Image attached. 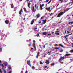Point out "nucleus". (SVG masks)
I'll return each instance as SVG.
<instances>
[{"label":"nucleus","mask_w":73,"mask_h":73,"mask_svg":"<svg viewBox=\"0 0 73 73\" xmlns=\"http://www.w3.org/2000/svg\"><path fill=\"white\" fill-rule=\"evenodd\" d=\"M71 9V8H68L67 9L64 10V12H61L60 13H59L58 14L57 16V17H61L62 15H64V13H65V12H68V11L69 9Z\"/></svg>","instance_id":"nucleus-1"},{"label":"nucleus","mask_w":73,"mask_h":73,"mask_svg":"<svg viewBox=\"0 0 73 73\" xmlns=\"http://www.w3.org/2000/svg\"><path fill=\"white\" fill-rule=\"evenodd\" d=\"M65 58L64 57L60 56V58L59 59V61H62L63 60H64Z\"/></svg>","instance_id":"nucleus-2"},{"label":"nucleus","mask_w":73,"mask_h":73,"mask_svg":"<svg viewBox=\"0 0 73 73\" xmlns=\"http://www.w3.org/2000/svg\"><path fill=\"white\" fill-rule=\"evenodd\" d=\"M55 33V35H60V33L59 31H56Z\"/></svg>","instance_id":"nucleus-3"},{"label":"nucleus","mask_w":73,"mask_h":73,"mask_svg":"<svg viewBox=\"0 0 73 73\" xmlns=\"http://www.w3.org/2000/svg\"><path fill=\"white\" fill-rule=\"evenodd\" d=\"M27 64L28 65L30 66H31V61L30 60L27 61Z\"/></svg>","instance_id":"nucleus-4"},{"label":"nucleus","mask_w":73,"mask_h":73,"mask_svg":"<svg viewBox=\"0 0 73 73\" xmlns=\"http://www.w3.org/2000/svg\"><path fill=\"white\" fill-rule=\"evenodd\" d=\"M40 8H41V10H42V9H43L42 8V7H44V4H42V5H40Z\"/></svg>","instance_id":"nucleus-5"},{"label":"nucleus","mask_w":73,"mask_h":73,"mask_svg":"<svg viewBox=\"0 0 73 73\" xmlns=\"http://www.w3.org/2000/svg\"><path fill=\"white\" fill-rule=\"evenodd\" d=\"M5 22L6 24H8L9 23V21L8 20H7L5 21Z\"/></svg>","instance_id":"nucleus-6"},{"label":"nucleus","mask_w":73,"mask_h":73,"mask_svg":"<svg viewBox=\"0 0 73 73\" xmlns=\"http://www.w3.org/2000/svg\"><path fill=\"white\" fill-rule=\"evenodd\" d=\"M22 11H23V9H21V10L19 12V15H21Z\"/></svg>","instance_id":"nucleus-7"},{"label":"nucleus","mask_w":73,"mask_h":73,"mask_svg":"<svg viewBox=\"0 0 73 73\" xmlns=\"http://www.w3.org/2000/svg\"><path fill=\"white\" fill-rule=\"evenodd\" d=\"M42 21H43V24H45L46 23V20H42Z\"/></svg>","instance_id":"nucleus-8"},{"label":"nucleus","mask_w":73,"mask_h":73,"mask_svg":"<svg viewBox=\"0 0 73 73\" xmlns=\"http://www.w3.org/2000/svg\"><path fill=\"white\" fill-rule=\"evenodd\" d=\"M40 16V14H38L36 15V18H38Z\"/></svg>","instance_id":"nucleus-9"},{"label":"nucleus","mask_w":73,"mask_h":73,"mask_svg":"<svg viewBox=\"0 0 73 73\" xmlns=\"http://www.w3.org/2000/svg\"><path fill=\"white\" fill-rule=\"evenodd\" d=\"M47 34V32L46 31L44 32L43 33V35H46Z\"/></svg>","instance_id":"nucleus-10"},{"label":"nucleus","mask_w":73,"mask_h":73,"mask_svg":"<svg viewBox=\"0 0 73 73\" xmlns=\"http://www.w3.org/2000/svg\"><path fill=\"white\" fill-rule=\"evenodd\" d=\"M34 23V19H33L32 20V21H31V24L32 25Z\"/></svg>","instance_id":"nucleus-11"},{"label":"nucleus","mask_w":73,"mask_h":73,"mask_svg":"<svg viewBox=\"0 0 73 73\" xmlns=\"http://www.w3.org/2000/svg\"><path fill=\"white\" fill-rule=\"evenodd\" d=\"M71 54H66L65 55V56H70Z\"/></svg>","instance_id":"nucleus-12"},{"label":"nucleus","mask_w":73,"mask_h":73,"mask_svg":"<svg viewBox=\"0 0 73 73\" xmlns=\"http://www.w3.org/2000/svg\"><path fill=\"white\" fill-rule=\"evenodd\" d=\"M33 42H34L33 44V46L36 45V44H35V43L36 42V41H35V40H33Z\"/></svg>","instance_id":"nucleus-13"},{"label":"nucleus","mask_w":73,"mask_h":73,"mask_svg":"<svg viewBox=\"0 0 73 73\" xmlns=\"http://www.w3.org/2000/svg\"><path fill=\"white\" fill-rule=\"evenodd\" d=\"M34 48H35L34 50L36 51V45H35L33 46Z\"/></svg>","instance_id":"nucleus-14"},{"label":"nucleus","mask_w":73,"mask_h":73,"mask_svg":"<svg viewBox=\"0 0 73 73\" xmlns=\"http://www.w3.org/2000/svg\"><path fill=\"white\" fill-rule=\"evenodd\" d=\"M11 5V8H14V5H13V4H10Z\"/></svg>","instance_id":"nucleus-15"},{"label":"nucleus","mask_w":73,"mask_h":73,"mask_svg":"<svg viewBox=\"0 0 73 73\" xmlns=\"http://www.w3.org/2000/svg\"><path fill=\"white\" fill-rule=\"evenodd\" d=\"M49 63V60H46V63L48 64Z\"/></svg>","instance_id":"nucleus-16"},{"label":"nucleus","mask_w":73,"mask_h":73,"mask_svg":"<svg viewBox=\"0 0 73 73\" xmlns=\"http://www.w3.org/2000/svg\"><path fill=\"white\" fill-rule=\"evenodd\" d=\"M30 5H31V3H29L28 4V7H29V8H31V7H29L30 6Z\"/></svg>","instance_id":"nucleus-17"},{"label":"nucleus","mask_w":73,"mask_h":73,"mask_svg":"<svg viewBox=\"0 0 73 73\" xmlns=\"http://www.w3.org/2000/svg\"><path fill=\"white\" fill-rule=\"evenodd\" d=\"M46 10H50V7H49L48 8H46Z\"/></svg>","instance_id":"nucleus-18"},{"label":"nucleus","mask_w":73,"mask_h":73,"mask_svg":"<svg viewBox=\"0 0 73 73\" xmlns=\"http://www.w3.org/2000/svg\"><path fill=\"white\" fill-rule=\"evenodd\" d=\"M59 46H61V47H62V48H63L64 47V46H63V45H62V44H59Z\"/></svg>","instance_id":"nucleus-19"},{"label":"nucleus","mask_w":73,"mask_h":73,"mask_svg":"<svg viewBox=\"0 0 73 73\" xmlns=\"http://www.w3.org/2000/svg\"><path fill=\"white\" fill-rule=\"evenodd\" d=\"M33 12H35V7H33Z\"/></svg>","instance_id":"nucleus-20"},{"label":"nucleus","mask_w":73,"mask_h":73,"mask_svg":"<svg viewBox=\"0 0 73 73\" xmlns=\"http://www.w3.org/2000/svg\"><path fill=\"white\" fill-rule=\"evenodd\" d=\"M58 1H60V3H62V2L63 1L62 0H58Z\"/></svg>","instance_id":"nucleus-21"},{"label":"nucleus","mask_w":73,"mask_h":73,"mask_svg":"<svg viewBox=\"0 0 73 73\" xmlns=\"http://www.w3.org/2000/svg\"><path fill=\"white\" fill-rule=\"evenodd\" d=\"M24 11L25 12H26V13H27V9H26V8H25V7L24 8Z\"/></svg>","instance_id":"nucleus-22"},{"label":"nucleus","mask_w":73,"mask_h":73,"mask_svg":"<svg viewBox=\"0 0 73 73\" xmlns=\"http://www.w3.org/2000/svg\"><path fill=\"white\" fill-rule=\"evenodd\" d=\"M4 64L5 66H7V62H5L4 63Z\"/></svg>","instance_id":"nucleus-23"},{"label":"nucleus","mask_w":73,"mask_h":73,"mask_svg":"<svg viewBox=\"0 0 73 73\" xmlns=\"http://www.w3.org/2000/svg\"><path fill=\"white\" fill-rule=\"evenodd\" d=\"M69 26V27H68V30L69 31H70L71 29H72V27H70Z\"/></svg>","instance_id":"nucleus-24"},{"label":"nucleus","mask_w":73,"mask_h":73,"mask_svg":"<svg viewBox=\"0 0 73 73\" xmlns=\"http://www.w3.org/2000/svg\"><path fill=\"white\" fill-rule=\"evenodd\" d=\"M73 24V21L69 22L68 24Z\"/></svg>","instance_id":"nucleus-25"},{"label":"nucleus","mask_w":73,"mask_h":73,"mask_svg":"<svg viewBox=\"0 0 73 73\" xmlns=\"http://www.w3.org/2000/svg\"><path fill=\"white\" fill-rule=\"evenodd\" d=\"M60 48L59 47H58L57 48H54V49H56V50H57L58 49H60Z\"/></svg>","instance_id":"nucleus-26"},{"label":"nucleus","mask_w":73,"mask_h":73,"mask_svg":"<svg viewBox=\"0 0 73 73\" xmlns=\"http://www.w3.org/2000/svg\"><path fill=\"white\" fill-rule=\"evenodd\" d=\"M39 36H40V35L38 33H37V34L36 35L37 37H38Z\"/></svg>","instance_id":"nucleus-27"},{"label":"nucleus","mask_w":73,"mask_h":73,"mask_svg":"<svg viewBox=\"0 0 73 73\" xmlns=\"http://www.w3.org/2000/svg\"><path fill=\"white\" fill-rule=\"evenodd\" d=\"M2 49H3V48H2V47L0 48V50H1V52H2Z\"/></svg>","instance_id":"nucleus-28"},{"label":"nucleus","mask_w":73,"mask_h":73,"mask_svg":"<svg viewBox=\"0 0 73 73\" xmlns=\"http://www.w3.org/2000/svg\"><path fill=\"white\" fill-rule=\"evenodd\" d=\"M3 71L4 72V73H6V71L5 70L3 69Z\"/></svg>","instance_id":"nucleus-29"},{"label":"nucleus","mask_w":73,"mask_h":73,"mask_svg":"<svg viewBox=\"0 0 73 73\" xmlns=\"http://www.w3.org/2000/svg\"><path fill=\"white\" fill-rule=\"evenodd\" d=\"M0 73H3V72L1 71V70L0 69Z\"/></svg>","instance_id":"nucleus-30"},{"label":"nucleus","mask_w":73,"mask_h":73,"mask_svg":"<svg viewBox=\"0 0 73 73\" xmlns=\"http://www.w3.org/2000/svg\"><path fill=\"white\" fill-rule=\"evenodd\" d=\"M2 68H4V64H2Z\"/></svg>","instance_id":"nucleus-31"},{"label":"nucleus","mask_w":73,"mask_h":73,"mask_svg":"<svg viewBox=\"0 0 73 73\" xmlns=\"http://www.w3.org/2000/svg\"><path fill=\"white\" fill-rule=\"evenodd\" d=\"M50 3H51V0H50V1H48V4H50Z\"/></svg>","instance_id":"nucleus-32"},{"label":"nucleus","mask_w":73,"mask_h":73,"mask_svg":"<svg viewBox=\"0 0 73 73\" xmlns=\"http://www.w3.org/2000/svg\"><path fill=\"white\" fill-rule=\"evenodd\" d=\"M30 44L29 45V46H31V44H32V42H30Z\"/></svg>","instance_id":"nucleus-33"},{"label":"nucleus","mask_w":73,"mask_h":73,"mask_svg":"<svg viewBox=\"0 0 73 73\" xmlns=\"http://www.w3.org/2000/svg\"><path fill=\"white\" fill-rule=\"evenodd\" d=\"M40 64H41L42 65L43 64V63H42V62L41 61L40 62Z\"/></svg>","instance_id":"nucleus-34"},{"label":"nucleus","mask_w":73,"mask_h":73,"mask_svg":"<svg viewBox=\"0 0 73 73\" xmlns=\"http://www.w3.org/2000/svg\"><path fill=\"white\" fill-rule=\"evenodd\" d=\"M54 46H58V44H56L54 45Z\"/></svg>","instance_id":"nucleus-35"},{"label":"nucleus","mask_w":73,"mask_h":73,"mask_svg":"<svg viewBox=\"0 0 73 73\" xmlns=\"http://www.w3.org/2000/svg\"><path fill=\"white\" fill-rule=\"evenodd\" d=\"M52 25L53 26H56V25H55V24H54V23H53L52 24Z\"/></svg>","instance_id":"nucleus-36"},{"label":"nucleus","mask_w":73,"mask_h":73,"mask_svg":"<svg viewBox=\"0 0 73 73\" xmlns=\"http://www.w3.org/2000/svg\"><path fill=\"white\" fill-rule=\"evenodd\" d=\"M9 70H10V69H11V66H9Z\"/></svg>","instance_id":"nucleus-37"},{"label":"nucleus","mask_w":73,"mask_h":73,"mask_svg":"<svg viewBox=\"0 0 73 73\" xmlns=\"http://www.w3.org/2000/svg\"><path fill=\"white\" fill-rule=\"evenodd\" d=\"M38 55L37 54L36 55V58H38Z\"/></svg>","instance_id":"nucleus-38"},{"label":"nucleus","mask_w":73,"mask_h":73,"mask_svg":"<svg viewBox=\"0 0 73 73\" xmlns=\"http://www.w3.org/2000/svg\"><path fill=\"white\" fill-rule=\"evenodd\" d=\"M49 0H46V2L48 3V1H49Z\"/></svg>","instance_id":"nucleus-39"},{"label":"nucleus","mask_w":73,"mask_h":73,"mask_svg":"<svg viewBox=\"0 0 73 73\" xmlns=\"http://www.w3.org/2000/svg\"><path fill=\"white\" fill-rule=\"evenodd\" d=\"M70 52H71V53H73V50H71V51H70Z\"/></svg>","instance_id":"nucleus-40"},{"label":"nucleus","mask_w":73,"mask_h":73,"mask_svg":"<svg viewBox=\"0 0 73 73\" xmlns=\"http://www.w3.org/2000/svg\"><path fill=\"white\" fill-rule=\"evenodd\" d=\"M64 38L66 39V40H67V38H66V36H64Z\"/></svg>","instance_id":"nucleus-41"},{"label":"nucleus","mask_w":73,"mask_h":73,"mask_svg":"<svg viewBox=\"0 0 73 73\" xmlns=\"http://www.w3.org/2000/svg\"><path fill=\"white\" fill-rule=\"evenodd\" d=\"M51 65H54V63H52L51 64Z\"/></svg>","instance_id":"nucleus-42"},{"label":"nucleus","mask_w":73,"mask_h":73,"mask_svg":"<svg viewBox=\"0 0 73 73\" xmlns=\"http://www.w3.org/2000/svg\"><path fill=\"white\" fill-rule=\"evenodd\" d=\"M9 27H11V24H10V23H9Z\"/></svg>","instance_id":"nucleus-43"},{"label":"nucleus","mask_w":73,"mask_h":73,"mask_svg":"<svg viewBox=\"0 0 73 73\" xmlns=\"http://www.w3.org/2000/svg\"><path fill=\"white\" fill-rule=\"evenodd\" d=\"M25 73H28V71L26 70V71H25Z\"/></svg>","instance_id":"nucleus-44"},{"label":"nucleus","mask_w":73,"mask_h":73,"mask_svg":"<svg viewBox=\"0 0 73 73\" xmlns=\"http://www.w3.org/2000/svg\"><path fill=\"white\" fill-rule=\"evenodd\" d=\"M34 68H35V67H34V66H33L32 67V69H34Z\"/></svg>","instance_id":"nucleus-45"},{"label":"nucleus","mask_w":73,"mask_h":73,"mask_svg":"<svg viewBox=\"0 0 73 73\" xmlns=\"http://www.w3.org/2000/svg\"><path fill=\"white\" fill-rule=\"evenodd\" d=\"M60 52H63V50H60Z\"/></svg>","instance_id":"nucleus-46"},{"label":"nucleus","mask_w":73,"mask_h":73,"mask_svg":"<svg viewBox=\"0 0 73 73\" xmlns=\"http://www.w3.org/2000/svg\"><path fill=\"white\" fill-rule=\"evenodd\" d=\"M62 23V21H60V22H58V23L60 24V23Z\"/></svg>","instance_id":"nucleus-47"},{"label":"nucleus","mask_w":73,"mask_h":73,"mask_svg":"<svg viewBox=\"0 0 73 73\" xmlns=\"http://www.w3.org/2000/svg\"><path fill=\"white\" fill-rule=\"evenodd\" d=\"M45 48V45H44V46H43L44 49V48Z\"/></svg>","instance_id":"nucleus-48"},{"label":"nucleus","mask_w":73,"mask_h":73,"mask_svg":"<svg viewBox=\"0 0 73 73\" xmlns=\"http://www.w3.org/2000/svg\"><path fill=\"white\" fill-rule=\"evenodd\" d=\"M51 35V34H49L47 35L48 36H49V35Z\"/></svg>","instance_id":"nucleus-49"},{"label":"nucleus","mask_w":73,"mask_h":73,"mask_svg":"<svg viewBox=\"0 0 73 73\" xmlns=\"http://www.w3.org/2000/svg\"><path fill=\"white\" fill-rule=\"evenodd\" d=\"M42 18H44V17H42L41 18V19H42Z\"/></svg>","instance_id":"nucleus-50"},{"label":"nucleus","mask_w":73,"mask_h":73,"mask_svg":"<svg viewBox=\"0 0 73 73\" xmlns=\"http://www.w3.org/2000/svg\"><path fill=\"white\" fill-rule=\"evenodd\" d=\"M67 32L68 33H69V31H67Z\"/></svg>","instance_id":"nucleus-51"},{"label":"nucleus","mask_w":73,"mask_h":73,"mask_svg":"<svg viewBox=\"0 0 73 73\" xmlns=\"http://www.w3.org/2000/svg\"><path fill=\"white\" fill-rule=\"evenodd\" d=\"M37 7V5H35V8H36Z\"/></svg>","instance_id":"nucleus-52"},{"label":"nucleus","mask_w":73,"mask_h":73,"mask_svg":"<svg viewBox=\"0 0 73 73\" xmlns=\"http://www.w3.org/2000/svg\"><path fill=\"white\" fill-rule=\"evenodd\" d=\"M41 23V21H40V22H38V23H39V24H40V23Z\"/></svg>","instance_id":"nucleus-53"},{"label":"nucleus","mask_w":73,"mask_h":73,"mask_svg":"<svg viewBox=\"0 0 73 73\" xmlns=\"http://www.w3.org/2000/svg\"><path fill=\"white\" fill-rule=\"evenodd\" d=\"M53 14V13H51L50 15V16H52V15Z\"/></svg>","instance_id":"nucleus-54"},{"label":"nucleus","mask_w":73,"mask_h":73,"mask_svg":"<svg viewBox=\"0 0 73 73\" xmlns=\"http://www.w3.org/2000/svg\"><path fill=\"white\" fill-rule=\"evenodd\" d=\"M47 68V66H45V68Z\"/></svg>","instance_id":"nucleus-55"},{"label":"nucleus","mask_w":73,"mask_h":73,"mask_svg":"<svg viewBox=\"0 0 73 73\" xmlns=\"http://www.w3.org/2000/svg\"><path fill=\"white\" fill-rule=\"evenodd\" d=\"M37 29V27H36L35 28V29Z\"/></svg>","instance_id":"nucleus-56"},{"label":"nucleus","mask_w":73,"mask_h":73,"mask_svg":"<svg viewBox=\"0 0 73 73\" xmlns=\"http://www.w3.org/2000/svg\"><path fill=\"white\" fill-rule=\"evenodd\" d=\"M66 31H65V32H64V33H65V34H66Z\"/></svg>","instance_id":"nucleus-57"},{"label":"nucleus","mask_w":73,"mask_h":73,"mask_svg":"<svg viewBox=\"0 0 73 73\" xmlns=\"http://www.w3.org/2000/svg\"><path fill=\"white\" fill-rule=\"evenodd\" d=\"M64 62H61V64H64Z\"/></svg>","instance_id":"nucleus-58"},{"label":"nucleus","mask_w":73,"mask_h":73,"mask_svg":"<svg viewBox=\"0 0 73 73\" xmlns=\"http://www.w3.org/2000/svg\"><path fill=\"white\" fill-rule=\"evenodd\" d=\"M38 54H40V52H38V53L37 55H38Z\"/></svg>","instance_id":"nucleus-59"},{"label":"nucleus","mask_w":73,"mask_h":73,"mask_svg":"<svg viewBox=\"0 0 73 73\" xmlns=\"http://www.w3.org/2000/svg\"><path fill=\"white\" fill-rule=\"evenodd\" d=\"M51 52V51H50V52H48V53H50V52Z\"/></svg>","instance_id":"nucleus-60"},{"label":"nucleus","mask_w":73,"mask_h":73,"mask_svg":"<svg viewBox=\"0 0 73 73\" xmlns=\"http://www.w3.org/2000/svg\"><path fill=\"white\" fill-rule=\"evenodd\" d=\"M68 53V52L67 51L66 52V54H67V53Z\"/></svg>","instance_id":"nucleus-61"},{"label":"nucleus","mask_w":73,"mask_h":73,"mask_svg":"<svg viewBox=\"0 0 73 73\" xmlns=\"http://www.w3.org/2000/svg\"><path fill=\"white\" fill-rule=\"evenodd\" d=\"M1 62H2V61H0V64H1Z\"/></svg>","instance_id":"nucleus-62"},{"label":"nucleus","mask_w":73,"mask_h":73,"mask_svg":"<svg viewBox=\"0 0 73 73\" xmlns=\"http://www.w3.org/2000/svg\"><path fill=\"white\" fill-rule=\"evenodd\" d=\"M12 73V72L11 71H9V73Z\"/></svg>","instance_id":"nucleus-63"},{"label":"nucleus","mask_w":73,"mask_h":73,"mask_svg":"<svg viewBox=\"0 0 73 73\" xmlns=\"http://www.w3.org/2000/svg\"><path fill=\"white\" fill-rule=\"evenodd\" d=\"M31 50H32V49H33V48H31Z\"/></svg>","instance_id":"nucleus-64"}]
</instances>
